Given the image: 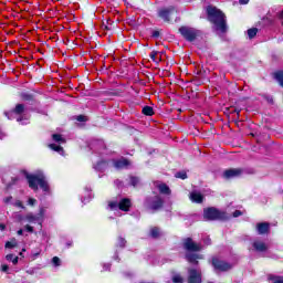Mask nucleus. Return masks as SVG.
<instances>
[{
    "label": "nucleus",
    "mask_w": 283,
    "mask_h": 283,
    "mask_svg": "<svg viewBox=\"0 0 283 283\" xmlns=\"http://www.w3.org/2000/svg\"><path fill=\"white\" fill-rule=\"evenodd\" d=\"M207 14L210 23H213L214 30H217V32H221V34H224V32L228 30L227 17L224 13H222V11L216 7H208Z\"/></svg>",
    "instance_id": "f257e3e1"
},
{
    "label": "nucleus",
    "mask_w": 283,
    "mask_h": 283,
    "mask_svg": "<svg viewBox=\"0 0 283 283\" xmlns=\"http://www.w3.org/2000/svg\"><path fill=\"white\" fill-rule=\"evenodd\" d=\"M25 178L29 182L30 189H33V191H39V187L45 191V193L50 191V185H48V180H45L43 171H38L34 175L27 174Z\"/></svg>",
    "instance_id": "f03ea898"
},
{
    "label": "nucleus",
    "mask_w": 283,
    "mask_h": 283,
    "mask_svg": "<svg viewBox=\"0 0 283 283\" xmlns=\"http://www.w3.org/2000/svg\"><path fill=\"white\" fill-rule=\"evenodd\" d=\"M4 116H7L9 120H13V118H15L18 123L28 125L29 117L25 115V105L23 104H18L11 112H6Z\"/></svg>",
    "instance_id": "7ed1b4c3"
},
{
    "label": "nucleus",
    "mask_w": 283,
    "mask_h": 283,
    "mask_svg": "<svg viewBox=\"0 0 283 283\" xmlns=\"http://www.w3.org/2000/svg\"><path fill=\"white\" fill-rule=\"evenodd\" d=\"M205 220H229L227 212L220 211L216 208H208L203 210Z\"/></svg>",
    "instance_id": "20e7f679"
},
{
    "label": "nucleus",
    "mask_w": 283,
    "mask_h": 283,
    "mask_svg": "<svg viewBox=\"0 0 283 283\" xmlns=\"http://www.w3.org/2000/svg\"><path fill=\"white\" fill-rule=\"evenodd\" d=\"M24 220L27 222H30L31 224H40V227H43V222L45 220V208L40 207L38 214H34L32 212L27 213L24 217Z\"/></svg>",
    "instance_id": "39448f33"
},
{
    "label": "nucleus",
    "mask_w": 283,
    "mask_h": 283,
    "mask_svg": "<svg viewBox=\"0 0 283 283\" xmlns=\"http://www.w3.org/2000/svg\"><path fill=\"white\" fill-rule=\"evenodd\" d=\"M132 207V200L128 198H123L119 202L118 201H111L108 202V208L111 211H129V208Z\"/></svg>",
    "instance_id": "423d86ee"
},
{
    "label": "nucleus",
    "mask_w": 283,
    "mask_h": 283,
    "mask_svg": "<svg viewBox=\"0 0 283 283\" xmlns=\"http://www.w3.org/2000/svg\"><path fill=\"white\" fill-rule=\"evenodd\" d=\"M179 32L186 41H189L190 43L193 42L195 39H198L200 35V31L197 29L190 28V27H181L179 28Z\"/></svg>",
    "instance_id": "0eeeda50"
},
{
    "label": "nucleus",
    "mask_w": 283,
    "mask_h": 283,
    "mask_svg": "<svg viewBox=\"0 0 283 283\" xmlns=\"http://www.w3.org/2000/svg\"><path fill=\"white\" fill-rule=\"evenodd\" d=\"M165 201H163V198L160 196H154L146 198V207L150 209L151 211H158V209H161Z\"/></svg>",
    "instance_id": "6e6552de"
},
{
    "label": "nucleus",
    "mask_w": 283,
    "mask_h": 283,
    "mask_svg": "<svg viewBox=\"0 0 283 283\" xmlns=\"http://www.w3.org/2000/svg\"><path fill=\"white\" fill-rule=\"evenodd\" d=\"M188 283H202V271L200 269L188 268Z\"/></svg>",
    "instance_id": "1a4fd4ad"
},
{
    "label": "nucleus",
    "mask_w": 283,
    "mask_h": 283,
    "mask_svg": "<svg viewBox=\"0 0 283 283\" xmlns=\"http://www.w3.org/2000/svg\"><path fill=\"white\" fill-rule=\"evenodd\" d=\"M212 266L217 271H229L232 268V265L230 263H227L226 261H222L218 258L212 259Z\"/></svg>",
    "instance_id": "9d476101"
},
{
    "label": "nucleus",
    "mask_w": 283,
    "mask_h": 283,
    "mask_svg": "<svg viewBox=\"0 0 283 283\" xmlns=\"http://www.w3.org/2000/svg\"><path fill=\"white\" fill-rule=\"evenodd\" d=\"M112 163L115 169H129V166L132 165V161L124 157L119 159H113Z\"/></svg>",
    "instance_id": "9b49d317"
},
{
    "label": "nucleus",
    "mask_w": 283,
    "mask_h": 283,
    "mask_svg": "<svg viewBox=\"0 0 283 283\" xmlns=\"http://www.w3.org/2000/svg\"><path fill=\"white\" fill-rule=\"evenodd\" d=\"M88 147L92 151L101 154V151H103V149H105V142H103V139H93L90 143Z\"/></svg>",
    "instance_id": "f8f14e48"
},
{
    "label": "nucleus",
    "mask_w": 283,
    "mask_h": 283,
    "mask_svg": "<svg viewBox=\"0 0 283 283\" xmlns=\"http://www.w3.org/2000/svg\"><path fill=\"white\" fill-rule=\"evenodd\" d=\"M186 251H202V244L193 242L191 238H188L184 242Z\"/></svg>",
    "instance_id": "ddd939ff"
},
{
    "label": "nucleus",
    "mask_w": 283,
    "mask_h": 283,
    "mask_svg": "<svg viewBox=\"0 0 283 283\" xmlns=\"http://www.w3.org/2000/svg\"><path fill=\"white\" fill-rule=\"evenodd\" d=\"M252 247L258 253H264L269 251V245L264 241L256 239L253 241Z\"/></svg>",
    "instance_id": "4468645a"
},
{
    "label": "nucleus",
    "mask_w": 283,
    "mask_h": 283,
    "mask_svg": "<svg viewBox=\"0 0 283 283\" xmlns=\"http://www.w3.org/2000/svg\"><path fill=\"white\" fill-rule=\"evenodd\" d=\"M176 10L175 7H168V8H164L161 10L158 11V17L160 19H163V21L169 22L170 19V14Z\"/></svg>",
    "instance_id": "2eb2a0df"
},
{
    "label": "nucleus",
    "mask_w": 283,
    "mask_h": 283,
    "mask_svg": "<svg viewBox=\"0 0 283 283\" xmlns=\"http://www.w3.org/2000/svg\"><path fill=\"white\" fill-rule=\"evenodd\" d=\"M239 176H242V169L240 168H231L223 172V177L228 180L231 178H238Z\"/></svg>",
    "instance_id": "dca6fc26"
},
{
    "label": "nucleus",
    "mask_w": 283,
    "mask_h": 283,
    "mask_svg": "<svg viewBox=\"0 0 283 283\" xmlns=\"http://www.w3.org/2000/svg\"><path fill=\"white\" fill-rule=\"evenodd\" d=\"M154 185L159 190V193H163L164 196L171 195V189L169 188V186H167V184L155 181Z\"/></svg>",
    "instance_id": "f3484780"
},
{
    "label": "nucleus",
    "mask_w": 283,
    "mask_h": 283,
    "mask_svg": "<svg viewBox=\"0 0 283 283\" xmlns=\"http://www.w3.org/2000/svg\"><path fill=\"white\" fill-rule=\"evenodd\" d=\"M186 260L187 262H189L190 264H195L198 265V260H202V254H196L193 252H188L186 254Z\"/></svg>",
    "instance_id": "a211bd4d"
},
{
    "label": "nucleus",
    "mask_w": 283,
    "mask_h": 283,
    "mask_svg": "<svg viewBox=\"0 0 283 283\" xmlns=\"http://www.w3.org/2000/svg\"><path fill=\"white\" fill-rule=\"evenodd\" d=\"M271 229V224L269 222H261L256 224V230L259 235H264Z\"/></svg>",
    "instance_id": "6ab92c4d"
},
{
    "label": "nucleus",
    "mask_w": 283,
    "mask_h": 283,
    "mask_svg": "<svg viewBox=\"0 0 283 283\" xmlns=\"http://www.w3.org/2000/svg\"><path fill=\"white\" fill-rule=\"evenodd\" d=\"M190 200L191 202H196L197 205H200L202 203V200H205V197L202 196V193L198 191H192L190 193Z\"/></svg>",
    "instance_id": "aec40b11"
},
{
    "label": "nucleus",
    "mask_w": 283,
    "mask_h": 283,
    "mask_svg": "<svg viewBox=\"0 0 283 283\" xmlns=\"http://www.w3.org/2000/svg\"><path fill=\"white\" fill-rule=\"evenodd\" d=\"M107 160H102L94 166V169L95 171H105L107 169Z\"/></svg>",
    "instance_id": "412c9836"
},
{
    "label": "nucleus",
    "mask_w": 283,
    "mask_h": 283,
    "mask_svg": "<svg viewBox=\"0 0 283 283\" xmlns=\"http://www.w3.org/2000/svg\"><path fill=\"white\" fill-rule=\"evenodd\" d=\"M50 149H52L53 151H56L57 154L63 155V147L56 145V144H50L49 145Z\"/></svg>",
    "instance_id": "4be33fe9"
},
{
    "label": "nucleus",
    "mask_w": 283,
    "mask_h": 283,
    "mask_svg": "<svg viewBox=\"0 0 283 283\" xmlns=\"http://www.w3.org/2000/svg\"><path fill=\"white\" fill-rule=\"evenodd\" d=\"M143 114L145 116H154V108L151 106H145L143 108Z\"/></svg>",
    "instance_id": "5701e85b"
},
{
    "label": "nucleus",
    "mask_w": 283,
    "mask_h": 283,
    "mask_svg": "<svg viewBox=\"0 0 283 283\" xmlns=\"http://www.w3.org/2000/svg\"><path fill=\"white\" fill-rule=\"evenodd\" d=\"M172 282L174 283H184L185 279H182V275H180L179 273H175V274H172Z\"/></svg>",
    "instance_id": "b1692460"
},
{
    "label": "nucleus",
    "mask_w": 283,
    "mask_h": 283,
    "mask_svg": "<svg viewBox=\"0 0 283 283\" xmlns=\"http://www.w3.org/2000/svg\"><path fill=\"white\" fill-rule=\"evenodd\" d=\"M129 180H130L132 187H138V185H140V179L138 177L130 176Z\"/></svg>",
    "instance_id": "393cba45"
},
{
    "label": "nucleus",
    "mask_w": 283,
    "mask_h": 283,
    "mask_svg": "<svg viewBox=\"0 0 283 283\" xmlns=\"http://www.w3.org/2000/svg\"><path fill=\"white\" fill-rule=\"evenodd\" d=\"M52 138L54 140V143H65V138H63V136H61L60 134H53Z\"/></svg>",
    "instance_id": "a878e982"
},
{
    "label": "nucleus",
    "mask_w": 283,
    "mask_h": 283,
    "mask_svg": "<svg viewBox=\"0 0 283 283\" xmlns=\"http://www.w3.org/2000/svg\"><path fill=\"white\" fill-rule=\"evenodd\" d=\"M150 235H151V238H159L160 237V228H157V227L153 228L150 230Z\"/></svg>",
    "instance_id": "bb28decb"
},
{
    "label": "nucleus",
    "mask_w": 283,
    "mask_h": 283,
    "mask_svg": "<svg viewBox=\"0 0 283 283\" xmlns=\"http://www.w3.org/2000/svg\"><path fill=\"white\" fill-rule=\"evenodd\" d=\"M258 34V29L256 28H252L248 30V36L249 39H255Z\"/></svg>",
    "instance_id": "cd10ccee"
},
{
    "label": "nucleus",
    "mask_w": 283,
    "mask_h": 283,
    "mask_svg": "<svg viewBox=\"0 0 283 283\" xmlns=\"http://www.w3.org/2000/svg\"><path fill=\"white\" fill-rule=\"evenodd\" d=\"M125 244H127V240L123 237H118L117 239V247H120V249H125Z\"/></svg>",
    "instance_id": "c85d7f7f"
},
{
    "label": "nucleus",
    "mask_w": 283,
    "mask_h": 283,
    "mask_svg": "<svg viewBox=\"0 0 283 283\" xmlns=\"http://www.w3.org/2000/svg\"><path fill=\"white\" fill-rule=\"evenodd\" d=\"M175 178H180V180H187V171L182 170L175 174Z\"/></svg>",
    "instance_id": "c756f323"
},
{
    "label": "nucleus",
    "mask_w": 283,
    "mask_h": 283,
    "mask_svg": "<svg viewBox=\"0 0 283 283\" xmlns=\"http://www.w3.org/2000/svg\"><path fill=\"white\" fill-rule=\"evenodd\" d=\"M53 266H61V259L59 256H54L52 259Z\"/></svg>",
    "instance_id": "7c9ffc66"
},
{
    "label": "nucleus",
    "mask_w": 283,
    "mask_h": 283,
    "mask_svg": "<svg viewBox=\"0 0 283 283\" xmlns=\"http://www.w3.org/2000/svg\"><path fill=\"white\" fill-rule=\"evenodd\" d=\"M17 247V241H8L6 243V249H14Z\"/></svg>",
    "instance_id": "2f4dec72"
},
{
    "label": "nucleus",
    "mask_w": 283,
    "mask_h": 283,
    "mask_svg": "<svg viewBox=\"0 0 283 283\" xmlns=\"http://www.w3.org/2000/svg\"><path fill=\"white\" fill-rule=\"evenodd\" d=\"M90 200H92V195H88L87 197H83L81 199V201L83 202V205H87V202H90Z\"/></svg>",
    "instance_id": "473e14b6"
},
{
    "label": "nucleus",
    "mask_w": 283,
    "mask_h": 283,
    "mask_svg": "<svg viewBox=\"0 0 283 283\" xmlns=\"http://www.w3.org/2000/svg\"><path fill=\"white\" fill-rule=\"evenodd\" d=\"M157 52L156 51H153L151 53H150V59H151V61H154L155 63H158V59H156V56H157Z\"/></svg>",
    "instance_id": "72a5a7b5"
},
{
    "label": "nucleus",
    "mask_w": 283,
    "mask_h": 283,
    "mask_svg": "<svg viewBox=\"0 0 283 283\" xmlns=\"http://www.w3.org/2000/svg\"><path fill=\"white\" fill-rule=\"evenodd\" d=\"M28 205H29V207H34V205H36V199H34V198H29V199H28Z\"/></svg>",
    "instance_id": "f704fd0d"
},
{
    "label": "nucleus",
    "mask_w": 283,
    "mask_h": 283,
    "mask_svg": "<svg viewBox=\"0 0 283 283\" xmlns=\"http://www.w3.org/2000/svg\"><path fill=\"white\" fill-rule=\"evenodd\" d=\"M76 120H78V123H85V120H87V117H85L84 115H78L76 117Z\"/></svg>",
    "instance_id": "c9c22d12"
},
{
    "label": "nucleus",
    "mask_w": 283,
    "mask_h": 283,
    "mask_svg": "<svg viewBox=\"0 0 283 283\" xmlns=\"http://www.w3.org/2000/svg\"><path fill=\"white\" fill-rule=\"evenodd\" d=\"M24 229H25V231H28V233H34V228L32 226H30V224H27L24 227Z\"/></svg>",
    "instance_id": "e433bc0d"
},
{
    "label": "nucleus",
    "mask_w": 283,
    "mask_h": 283,
    "mask_svg": "<svg viewBox=\"0 0 283 283\" xmlns=\"http://www.w3.org/2000/svg\"><path fill=\"white\" fill-rule=\"evenodd\" d=\"M14 206L15 207H19L20 209H25V206H23V202H21V201H15V203H14Z\"/></svg>",
    "instance_id": "4c0bfd02"
},
{
    "label": "nucleus",
    "mask_w": 283,
    "mask_h": 283,
    "mask_svg": "<svg viewBox=\"0 0 283 283\" xmlns=\"http://www.w3.org/2000/svg\"><path fill=\"white\" fill-rule=\"evenodd\" d=\"M240 216H242V211L235 210V211L233 212V218H240Z\"/></svg>",
    "instance_id": "58836bf2"
},
{
    "label": "nucleus",
    "mask_w": 283,
    "mask_h": 283,
    "mask_svg": "<svg viewBox=\"0 0 283 283\" xmlns=\"http://www.w3.org/2000/svg\"><path fill=\"white\" fill-rule=\"evenodd\" d=\"M103 269H104V271H109V269H112V264H109V263H104V264H103Z\"/></svg>",
    "instance_id": "ea45409f"
},
{
    "label": "nucleus",
    "mask_w": 283,
    "mask_h": 283,
    "mask_svg": "<svg viewBox=\"0 0 283 283\" xmlns=\"http://www.w3.org/2000/svg\"><path fill=\"white\" fill-rule=\"evenodd\" d=\"M151 36H153V39H158V36H160V32L159 31H153Z\"/></svg>",
    "instance_id": "a19ab883"
},
{
    "label": "nucleus",
    "mask_w": 283,
    "mask_h": 283,
    "mask_svg": "<svg viewBox=\"0 0 283 283\" xmlns=\"http://www.w3.org/2000/svg\"><path fill=\"white\" fill-rule=\"evenodd\" d=\"M14 259V254H7L6 260H8V262H12V260Z\"/></svg>",
    "instance_id": "79ce46f5"
},
{
    "label": "nucleus",
    "mask_w": 283,
    "mask_h": 283,
    "mask_svg": "<svg viewBox=\"0 0 283 283\" xmlns=\"http://www.w3.org/2000/svg\"><path fill=\"white\" fill-rule=\"evenodd\" d=\"M3 202H6V205H10V202H12V197L4 198Z\"/></svg>",
    "instance_id": "37998d69"
},
{
    "label": "nucleus",
    "mask_w": 283,
    "mask_h": 283,
    "mask_svg": "<svg viewBox=\"0 0 283 283\" xmlns=\"http://www.w3.org/2000/svg\"><path fill=\"white\" fill-rule=\"evenodd\" d=\"M203 243L209 247V244H211V239L210 238H206L203 239Z\"/></svg>",
    "instance_id": "c03bdc74"
},
{
    "label": "nucleus",
    "mask_w": 283,
    "mask_h": 283,
    "mask_svg": "<svg viewBox=\"0 0 283 283\" xmlns=\"http://www.w3.org/2000/svg\"><path fill=\"white\" fill-rule=\"evenodd\" d=\"M273 283H283L282 277H274Z\"/></svg>",
    "instance_id": "a18cd8bd"
},
{
    "label": "nucleus",
    "mask_w": 283,
    "mask_h": 283,
    "mask_svg": "<svg viewBox=\"0 0 283 283\" xmlns=\"http://www.w3.org/2000/svg\"><path fill=\"white\" fill-rule=\"evenodd\" d=\"M39 255H41V252H33L32 253L33 260H36V258H39Z\"/></svg>",
    "instance_id": "49530a36"
},
{
    "label": "nucleus",
    "mask_w": 283,
    "mask_h": 283,
    "mask_svg": "<svg viewBox=\"0 0 283 283\" xmlns=\"http://www.w3.org/2000/svg\"><path fill=\"white\" fill-rule=\"evenodd\" d=\"M12 264H19V256H13Z\"/></svg>",
    "instance_id": "de8ad7c7"
},
{
    "label": "nucleus",
    "mask_w": 283,
    "mask_h": 283,
    "mask_svg": "<svg viewBox=\"0 0 283 283\" xmlns=\"http://www.w3.org/2000/svg\"><path fill=\"white\" fill-rule=\"evenodd\" d=\"M114 182H115V185H116L117 187H122V185H123V181H120V179H117V180H115Z\"/></svg>",
    "instance_id": "09e8293b"
},
{
    "label": "nucleus",
    "mask_w": 283,
    "mask_h": 283,
    "mask_svg": "<svg viewBox=\"0 0 283 283\" xmlns=\"http://www.w3.org/2000/svg\"><path fill=\"white\" fill-rule=\"evenodd\" d=\"M239 3L241 6H247V3H249V0H239Z\"/></svg>",
    "instance_id": "8fccbe9b"
},
{
    "label": "nucleus",
    "mask_w": 283,
    "mask_h": 283,
    "mask_svg": "<svg viewBox=\"0 0 283 283\" xmlns=\"http://www.w3.org/2000/svg\"><path fill=\"white\" fill-rule=\"evenodd\" d=\"M9 266L8 265H2V271H3V273H8V271H9Z\"/></svg>",
    "instance_id": "3c124183"
},
{
    "label": "nucleus",
    "mask_w": 283,
    "mask_h": 283,
    "mask_svg": "<svg viewBox=\"0 0 283 283\" xmlns=\"http://www.w3.org/2000/svg\"><path fill=\"white\" fill-rule=\"evenodd\" d=\"M0 231H6V224L0 223Z\"/></svg>",
    "instance_id": "603ef678"
},
{
    "label": "nucleus",
    "mask_w": 283,
    "mask_h": 283,
    "mask_svg": "<svg viewBox=\"0 0 283 283\" xmlns=\"http://www.w3.org/2000/svg\"><path fill=\"white\" fill-rule=\"evenodd\" d=\"M18 235H23V229L18 230Z\"/></svg>",
    "instance_id": "864d4df0"
},
{
    "label": "nucleus",
    "mask_w": 283,
    "mask_h": 283,
    "mask_svg": "<svg viewBox=\"0 0 283 283\" xmlns=\"http://www.w3.org/2000/svg\"><path fill=\"white\" fill-rule=\"evenodd\" d=\"M66 247L70 249V247H72V241L66 242Z\"/></svg>",
    "instance_id": "5fc2aeb1"
},
{
    "label": "nucleus",
    "mask_w": 283,
    "mask_h": 283,
    "mask_svg": "<svg viewBox=\"0 0 283 283\" xmlns=\"http://www.w3.org/2000/svg\"><path fill=\"white\" fill-rule=\"evenodd\" d=\"M85 191H86V193H90V191H92V189L88 188V187H86V188H85Z\"/></svg>",
    "instance_id": "6e6d98bb"
},
{
    "label": "nucleus",
    "mask_w": 283,
    "mask_h": 283,
    "mask_svg": "<svg viewBox=\"0 0 283 283\" xmlns=\"http://www.w3.org/2000/svg\"><path fill=\"white\" fill-rule=\"evenodd\" d=\"M19 220H20V221L23 220V217H22V216H19Z\"/></svg>",
    "instance_id": "4d7b16f0"
},
{
    "label": "nucleus",
    "mask_w": 283,
    "mask_h": 283,
    "mask_svg": "<svg viewBox=\"0 0 283 283\" xmlns=\"http://www.w3.org/2000/svg\"><path fill=\"white\" fill-rule=\"evenodd\" d=\"M114 260H118V255H115V256H114Z\"/></svg>",
    "instance_id": "13d9d810"
},
{
    "label": "nucleus",
    "mask_w": 283,
    "mask_h": 283,
    "mask_svg": "<svg viewBox=\"0 0 283 283\" xmlns=\"http://www.w3.org/2000/svg\"><path fill=\"white\" fill-rule=\"evenodd\" d=\"M235 112H237L238 116H240V111H235Z\"/></svg>",
    "instance_id": "bf43d9fd"
},
{
    "label": "nucleus",
    "mask_w": 283,
    "mask_h": 283,
    "mask_svg": "<svg viewBox=\"0 0 283 283\" xmlns=\"http://www.w3.org/2000/svg\"><path fill=\"white\" fill-rule=\"evenodd\" d=\"M109 219H111V220H114V218H113V217H109Z\"/></svg>",
    "instance_id": "052dcab7"
}]
</instances>
